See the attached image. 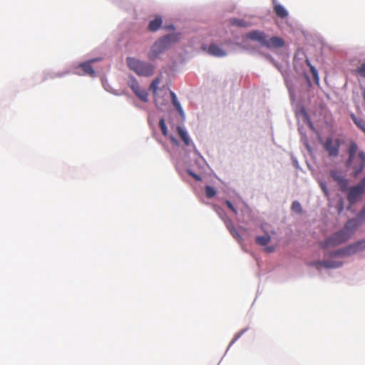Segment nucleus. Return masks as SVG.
Segmentation results:
<instances>
[{"label":"nucleus","instance_id":"obj_35","mask_svg":"<svg viewBox=\"0 0 365 365\" xmlns=\"http://www.w3.org/2000/svg\"><path fill=\"white\" fill-rule=\"evenodd\" d=\"M339 209H338V211L339 212H341L343 210V200L342 199H340L339 201Z\"/></svg>","mask_w":365,"mask_h":365},{"label":"nucleus","instance_id":"obj_20","mask_svg":"<svg viewBox=\"0 0 365 365\" xmlns=\"http://www.w3.org/2000/svg\"><path fill=\"white\" fill-rule=\"evenodd\" d=\"M170 96L172 98L173 104L176 108L177 110L180 113V114L182 115L183 114V111H182V107L180 106V103L178 102V101L177 99L176 95L173 91H170Z\"/></svg>","mask_w":365,"mask_h":365},{"label":"nucleus","instance_id":"obj_10","mask_svg":"<svg viewBox=\"0 0 365 365\" xmlns=\"http://www.w3.org/2000/svg\"><path fill=\"white\" fill-rule=\"evenodd\" d=\"M330 175L336 181L342 191H346L349 187V181L339 171L335 170H330Z\"/></svg>","mask_w":365,"mask_h":365},{"label":"nucleus","instance_id":"obj_8","mask_svg":"<svg viewBox=\"0 0 365 365\" xmlns=\"http://www.w3.org/2000/svg\"><path fill=\"white\" fill-rule=\"evenodd\" d=\"M309 266L314 267L318 269H320L322 267L327 268V269H333L337 268L342 265L341 262H336L333 260H318L309 263Z\"/></svg>","mask_w":365,"mask_h":365},{"label":"nucleus","instance_id":"obj_24","mask_svg":"<svg viewBox=\"0 0 365 365\" xmlns=\"http://www.w3.org/2000/svg\"><path fill=\"white\" fill-rule=\"evenodd\" d=\"M292 210L296 213H302V208L300 205V203L297 201H294L292 204Z\"/></svg>","mask_w":365,"mask_h":365},{"label":"nucleus","instance_id":"obj_32","mask_svg":"<svg viewBox=\"0 0 365 365\" xmlns=\"http://www.w3.org/2000/svg\"><path fill=\"white\" fill-rule=\"evenodd\" d=\"M225 225H226V227L227 228V230L230 232L232 230V228H235L233 223L232 222V221L230 220H227L226 222H225Z\"/></svg>","mask_w":365,"mask_h":365},{"label":"nucleus","instance_id":"obj_12","mask_svg":"<svg viewBox=\"0 0 365 365\" xmlns=\"http://www.w3.org/2000/svg\"><path fill=\"white\" fill-rule=\"evenodd\" d=\"M284 45V42L282 38L274 36L269 39L266 38L263 46L268 48H277L282 47Z\"/></svg>","mask_w":365,"mask_h":365},{"label":"nucleus","instance_id":"obj_1","mask_svg":"<svg viewBox=\"0 0 365 365\" xmlns=\"http://www.w3.org/2000/svg\"><path fill=\"white\" fill-rule=\"evenodd\" d=\"M358 227L359 223L357 220H349L346 223L343 230L334 233L332 236L327 238L324 241L321 242L319 243L320 247L323 249H327L345 242L355 232Z\"/></svg>","mask_w":365,"mask_h":365},{"label":"nucleus","instance_id":"obj_15","mask_svg":"<svg viewBox=\"0 0 365 365\" xmlns=\"http://www.w3.org/2000/svg\"><path fill=\"white\" fill-rule=\"evenodd\" d=\"M353 255H356L365 250V239L357 241L349 245Z\"/></svg>","mask_w":365,"mask_h":365},{"label":"nucleus","instance_id":"obj_23","mask_svg":"<svg viewBox=\"0 0 365 365\" xmlns=\"http://www.w3.org/2000/svg\"><path fill=\"white\" fill-rule=\"evenodd\" d=\"M205 194L207 197L212 198L216 195V190L214 187L210 185H207L205 187Z\"/></svg>","mask_w":365,"mask_h":365},{"label":"nucleus","instance_id":"obj_34","mask_svg":"<svg viewBox=\"0 0 365 365\" xmlns=\"http://www.w3.org/2000/svg\"><path fill=\"white\" fill-rule=\"evenodd\" d=\"M244 331H245V330H242L240 333H238L237 334H236L232 341V344L234 343L236 340H237Z\"/></svg>","mask_w":365,"mask_h":365},{"label":"nucleus","instance_id":"obj_36","mask_svg":"<svg viewBox=\"0 0 365 365\" xmlns=\"http://www.w3.org/2000/svg\"><path fill=\"white\" fill-rule=\"evenodd\" d=\"M266 250L268 252H272L274 251V248L272 247H266Z\"/></svg>","mask_w":365,"mask_h":365},{"label":"nucleus","instance_id":"obj_39","mask_svg":"<svg viewBox=\"0 0 365 365\" xmlns=\"http://www.w3.org/2000/svg\"><path fill=\"white\" fill-rule=\"evenodd\" d=\"M363 98H364V101L365 102V91L363 92Z\"/></svg>","mask_w":365,"mask_h":365},{"label":"nucleus","instance_id":"obj_3","mask_svg":"<svg viewBox=\"0 0 365 365\" xmlns=\"http://www.w3.org/2000/svg\"><path fill=\"white\" fill-rule=\"evenodd\" d=\"M178 38L176 34H169L160 38L151 46L148 52V58L151 61L157 59L159 56L167 50L171 43L176 42Z\"/></svg>","mask_w":365,"mask_h":365},{"label":"nucleus","instance_id":"obj_25","mask_svg":"<svg viewBox=\"0 0 365 365\" xmlns=\"http://www.w3.org/2000/svg\"><path fill=\"white\" fill-rule=\"evenodd\" d=\"M159 126L162 131V134L164 136H166L168 135V129L165 125V120L163 118L160 119L159 121Z\"/></svg>","mask_w":365,"mask_h":365},{"label":"nucleus","instance_id":"obj_11","mask_svg":"<svg viewBox=\"0 0 365 365\" xmlns=\"http://www.w3.org/2000/svg\"><path fill=\"white\" fill-rule=\"evenodd\" d=\"M160 83V78H155L151 83L149 87V90L151 91L155 96V102L158 107L165 105V101L162 99L158 93V85Z\"/></svg>","mask_w":365,"mask_h":365},{"label":"nucleus","instance_id":"obj_16","mask_svg":"<svg viewBox=\"0 0 365 365\" xmlns=\"http://www.w3.org/2000/svg\"><path fill=\"white\" fill-rule=\"evenodd\" d=\"M332 256H340L343 257H350L353 255L352 251L351 250L349 246H346L345 247L339 249L331 253Z\"/></svg>","mask_w":365,"mask_h":365},{"label":"nucleus","instance_id":"obj_19","mask_svg":"<svg viewBox=\"0 0 365 365\" xmlns=\"http://www.w3.org/2000/svg\"><path fill=\"white\" fill-rule=\"evenodd\" d=\"M178 133L180 137L181 140L184 142L186 145H190V139L187 133L180 127L177 128Z\"/></svg>","mask_w":365,"mask_h":365},{"label":"nucleus","instance_id":"obj_9","mask_svg":"<svg viewBox=\"0 0 365 365\" xmlns=\"http://www.w3.org/2000/svg\"><path fill=\"white\" fill-rule=\"evenodd\" d=\"M129 87L142 101L145 103L148 101V94L147 91L140 88L138 82L135 79H133L129 83Z\"/></svg>","mask_w":365,"mask_h":365},{"label":"nucleus","instance_id":"obj_13","mask_svg":"<svg viewBox=\"0 0 365 365\" xmlns=\"http://www.w3.org/2000/svg\"><path fill=\"white\" fill-rule=\"evenodd\" d=\"M247 37L249 38L250 39L258 41L262 46L264 45V43L266 39L265 34L258 30H254L249 32L247 34Z\"/></svg>","mask_w":365,"mask_h":365},{"label":"nucleus","instance_id":"obj_33","mask_svg":"<svg viewBox=\"0 0 365 365\" xmlns=\"http://www.w3.org/2000/svg\"><path fill=\"white\" fill-rule=\"evenodd\" d=\"M189 174L196 180L197 181H200L201 180V178L200 175L192 173V172H189Z\"/></svg>","mask_w":365,"mask_h":365},{"label":"nucleus","instance_id":"obj_28","mask_svg":"<svg viewBox=\"0 0 365 365\" xmlns=\"http://www.w3.org/2000/svg\"><path fill=\"white\" fill-rule=\"evenodd\" d=\"M232 230L230 231V234L232 235V236L236 239L239 242H242V237H241V235L239 234L238 231L236 230V228H232Z\"/></svg>","mask_w":365,"mask_h":365},{"label":"nucleus","instance_id":"obj_29","mask_svg":"<svg viewBox=\"0 0 365 365\" xmlns=\"http://www.w3.org/2000/svg\"><path fill=\"white\" fill-rule=\"evenodd\" d=\"M356 220L358 221H359V220L365 221V207L361 210V212H359V214L357 216ZM358 223L359 224V222H358Z\"/></svg>","mask_w":365,"mask_h":365},{"label":"nucleus","instance_id":"obj_30","mask_svg":"<svg viewBox=\"0 0 365 365\" xmlns=\"http://www.w3.org/2000/svg\"><path fill=\"white\" fill-rule=\"evenodd\" d=\"M356 71L364 78H365V63H362L356 70Z\"/></svg>","mask_w":365,"mask_h":365},{"label":"nucleus","instance_id":"obj_4","mask_svg":"<svg viewBox=\"0 0 365 365\" xmlns=\"http://www.w3.org/2000/svg\"><path fill=\"white\" fill-rule=\"evenodd\" d=\"M126 63L128 68L140 76L150 77L154 73L155 66L150 63L133 57H128Z\"/></svg>","mask_w":365,"mask_h":365},{"label":"nucleus","instance_id":"obj_38","mask_svg":"<svg viewBox=\"0 0 365 365\" xmlns=\"http://www.w3.org/2000/svg\"><path fill=\"white\" fill-rule=\"evenodd\" d=\"M171 140H172L173 143H177L176 140H175L174 138H173V137L171 138Z\"/></svg>","mask_w":365,"mask_h":365},{"label":"nucleus","instance_id":"obj_26","mask_svg":"<svg viewBox=\"0 0 365 365\" xmlns=\"http://www.w3.org/2000/svg\"><path fill=\"white\" fill-rule=\"evenodd\" d=\"M355 124L365 133V121L363 119L353 118Z\"/></svg>","mask_w":365,"mask_h":365},{"label":"nucleus","instance_id":"obj_37","mask_svg":"<svg viewBox=\"0 0 365 365\" xmlns=\"http://www.w3.org/2000/svg\"><path fill=\"white\" fill-rule=\"evenodd\" d=\"M322 189L323 190L324 192L327 195V188H326V186L324 185H322Z\"/></svg>","mask_w":365,"mask_h":365},{"label":"nucleus","instance_id":"obj_18","mask_svg":"<svg viewBox=\"0 0 365 365\" xmlns=\"http://www.w3.org/2000/svg\"><path fill=\"white\" fill-rule=\"evenodd\" d=\"M274 11L277 16L280 18H285L288 15L287 10L280 4H275L274 6Z\"/></svg>","mask_w":365,"mask_h":365},{"label":"nucleus","instance_id":"obj_17","mask_svg":"<svg viewBox=\"0 0 365 365\" xmlns=\"http://www.w3.org/2000/svg\"><path fill=\"white\" fill-rule=\"evenodd\" d=\"M162 23V18L160 16H156L153 20L150 21L148 29L150 31H156L160 29Z\"/></svg>","mask_w":365,"mask_h":365},{"label":"nucleus","instance_id":"obj_6","mask_svg":"<svg viewBox=\"0 0 365 365\" xmlns=\"http://www.w3.org/2000/svg\"><path fill=\"white\" fill-rule=\"evenodd\" d=\"M365 192V177L356 186L351 187L349 190L347 200L350 204L356 203L361 195Z\"/></svg>","mask_w":365,"mask_h":365},{"label":"nucleus","instance_id":"obj_2","mask_svg":"<svg viewBox=\"0 0 365 365\" xmlns=\"http://www.w3.org/2000/svg\"><path fill=\"white\" fill-rule=\"evenodd\" d=\"M348 155L346 165L353 170L354 176H357L365 167V153L363 150H358L357 144L351 140L348 149Z\"/></svg>","mask_w":365,"mask_h":365},{"label":"nucleus","instance_id":"obj_27","mask_svg":"<svg viewBox=\"0 0 365 365\" xmlns=\"http://www.w3.org/2000/svg\"><path fill=\"white\" fill-rule=\"evenodd\" d=\"M230 23H231V24L235 25L237 26H242V27L247 26V24L243 20H240V19H231Z\"/></svg>","mask_w":365,"mask_h":365},{"label":"nucleus","instance_id":"obj_14","mask_svg":"<svg viewBox=\"0 0 365 365\" xmlns=\"http://www.w3.org/2000/svg\"><path fill=\"white\" fill-rule=\"evenodd\" d=\"M207 52L209 54L216 57H222L226 56V52L214 43L210 45Z\"/></svg>","mask_w":365,"mask_h":365},{"label":"nucleus","instance_id":"obj_31","mask_svg":"<svg viewBox=\"0 0 365 365\" xmlns=\"http://www.w3.org/2000/svg\"><path fill=\"white\" fill-rule=\"evenodd\" d=\"M225 204L227 205V206L228 207L229 209L231 210V211L234 213V214H237V210L234 207L233 205L231 203L230 201L229 200H225Z\"/></svg>","mask_w":365,"mask_h":365},{"label":"nucleus","instance_id":"obj_5","mask_svg":"<svg viewBox=\"0 0 365 365\" xmlns=\"http://www.w3.org/2000/svg\"><path fill=\"white\" fill-rule=\"evenodd\" d=\"M341 140L339 138H327L323 143V148L330 158L339 155Z\"/></svg>","mask_w":365,"mask_h":365},{"label":"nucleus","instance_id":"obj_22","mask_svg":"<svg viewBox=\"0 0 365 365\" xmlns=\"http://www.w3.org/2000/svg\"><path fill=\"white\" fill-rule=\"evenodd\" d=\"M306 62V64L307 65V66L309 67V70H310V72L312 75V77L314 78V81L318 83L319 81V76H318V72H317V70L315 68L314 66H313L310 61L308 60V59H306L305 61Z\"/></svg>","mask_w":365,"mask_h":365},{"label":"nucleus","instance_id":"obj_21","mask_svg":"<svg viewBox=\"0 0 365 365\" xmlns=\"http://www.w3.org/2000/svg\"><path fill=\"white\" fill-rule=\"evenodd\" d=\"M271 237L269 235H265L264 236H259L256 237V242L262 246H264L267 245L270 242Z\"/></svg>","mask_w":365,"mask_h":365},{"label":"nucleus","instance_id":"obj_7","mask_svg":"<svg viewBox=\"0 0 365 365\" xmlns=\"http://www.w3.org/2000/svg\"><path fill=\"white\" fill-rule=\"evenodd\" d=\"M98 59L93 58L88 61L83 62L81 64H79L76 68V71H75V73L77 75H88L91 77H95L96 76V72L94 69L93 68L91 64L93 62L97 61Z\"/></svg>","mask_w":365,"mask_h":365}]
</instances>
